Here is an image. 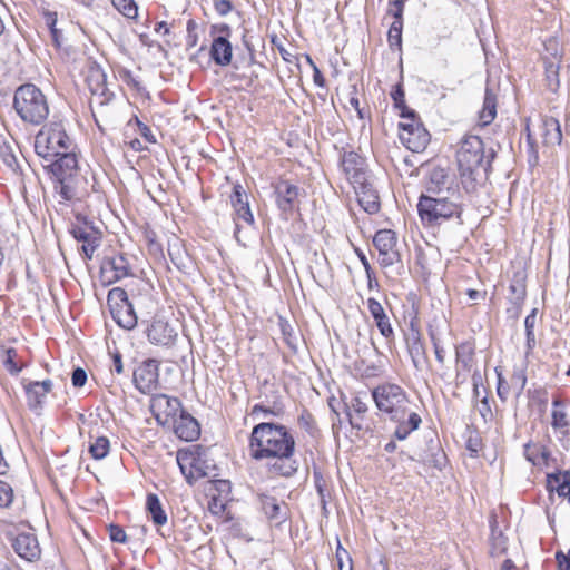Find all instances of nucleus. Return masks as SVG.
<instances>
[{
    "instance_id": "nucleus-38",
    "label": "nucleus",
    "mask_w": 570,
    "mask_h": 570,
    "mask_svg": "<svg viewBox=\"0 0 570 570\" xmlns=\"http://www.w3.org/2000/svg\"><path fill=\"white\" fill-rule=\"evenodd\" d=\"M285 412V405L279 396H274L273 401H267V404H255L252 409L250 415L264 413L265 415L282 416Z\"/></svg>"
},
{
    "instance_id": "nucleus-43",
    "label": "nucleus",
    "mask_w": 570,
    "mask_h": 570,
    "mask_svg": "<svg viewBox=\"0 0 570 570\" xmlns=\"http://www.w3.org/2000/svg\"><path fill=\"white\" fill-rule=\"evenodd\" d=\"M114 7L129 19L138 16V7L134 0H112Z\"/></svg>"
},
{
    "instance_id": "nucleus-45",
    "label": "nucleus",
    "mask_w": 570,
    "mask_h": 570,
    "mask_svg": "<svg viewBox=\"0 0 570 570\" xmlns=\"http://www.w3.org/2000/svg\"><path fill=\"white\" fill-rule=\"evenodd\" d=\"M552 405H553V411H552V426L554 429H561V428H566L568 426V421H567V413L561 410V409H558L559 406L562 405V402L560 400H553L552 402Z\"/></svg>"
},
{
    "instance_id": "nucleus-44",
    "label": "nucleus",
    "mask_w": 570,
    "mask_h": 570,
    "mask_svg": "<svg viewBox=\"0 0 570 570\" xmlns=\"http://www.w3.org/2000/svg\"><path fill=\"white\" fill-rule=\"evenodd\" d=\"M403 21L394 20L387 32V41L391 48H401L402 46Z\"/></svg>"
},
{
    "instance_id": "nucleus-30",
    "label": "nucleus",
    "mask_w": 570,
    "mask_h": 570,
    "mask_svg": "<svg viewBox=\"0 0 570 570\" xmlns=\"http://www.w3.org/2000/svg\"><path fill=\"white\" fill-rule=\"evenodd\" d=\"M524 456L534 466H538V468L550 466L551 453L542 444L527 443L524 445Z\"/></svg>"
},
{
    "instance_id": "nucleus-19",
    "label": "nucleus",
    "mask_w": 570,
    "mask_h": 570,
    "mask_svg": "<svg viewBox=\"0 0 570 570\" xmlns=\"http://www.w3.org/2000/svg\"><path fill=\"white\" fill-rule=\"evenodd\" d=\"M88 86L91 91L92 98L90 105L106 106L114 97L106 86V75L101 69L91 70L88 78Z\"/></svg>"
},
{
    "instance_id": "nucleus-39",
    "label": "nucleus",
    "mask_w": 570,
    "mask_h": 570,
    "mask_svg": "<svg viewBox=\"0 0 570 570\" xmlns=\"http://www.w3.org/2000/svg\"><path fill=\"white\" fill-rule=\"evenodd\" d=\"M0 158L8 168L13 173H17L19 169V163L11 142L4 136H0Z\"/></svg>"
},
{
    "instance_id": "nucleus-29",
    "label": "nucleus",
    "mask_w": 570,
    "mask_h": 570,
    "mask_svg": "<svg viewBox=\"0 0 570 570\" xmlns=\"http://www.w3.org/2000/svg\"><path fill=\"white\" fill-rule=\"evenodd\" d=\"M547 490L557 492L559 497L569 498L570 495V471L554 472L547 474Z\"/></svg>"
},
{
    "instance_id": "nucleus-62",
    "label": "nucleus",
    "mask_w": 570,
    "mask_h": 570,
    "mask_svg": "<svg viewBox=\"0 0 570 570\" xmlns=\"http://www.w3.org/2000/svg\"><path fill=\"white\" fill-rule=\"evenodd\" d=\"M511 384L518 389V393L520 394L527 384L525 373L523 371L514 372L511 377Z\"/></svg>"
},
{
    "instance_id": "nucleus-34",
    "label": "nucleus",
    "mask_w": 570,
    "mask_h": 570,
    "mask_svg": "<svg viewBox=\"0 0 570 570\" xmlns=\"http://www.w3.org/2000/svg\"><path fill=\"white\" fill-rule=\"evenodd\" d=\"M114 320L119 326L131 330L137 325V315L134 309V305L130 303L119 305V307L112 312Z\"/></svg>"
},
{
    "instance_id": "nucleus-11",
    "label": "nucleus",
    "mask_w": 570,
    "mask_h": 570,
    "mask_svg": "<svg viewBox=\"0 0 570 570\" xmlns=\"http://www.w3.org/2000/svg\"><path fill=\"white\" fill-rule=\"evenodd\" d=\"M13 551L28 562H36L41 558V549L38 538L32 532H19L9 534Z\"/></svg>"
},
{
    "instance_id": "nucleus-15",
    "label": "nucleus",
    "mask_w": 570,
    "mask_h": 570,
    "mask_svg": "<svg viewBox=\"0 0 570 570\" xmlns=\"http://www.w3.org/2000/svg\"><path fill=\"white\" fill-rule=\"evenodd\" d=\"M400 138L404 146L413 153L423 151L430 142V134L421 125L401 124Z\"/></svg>"
},
{
    "instance_id": "nucleus-41",
    "label": "nucleus",
    "mask_w": 570,
    "mask_h": 570,
    "mask_svg": "<svg viewBox=\"0 0 570 570\" xmlns=\"http://www.w3.org/2000/svg\"><path fill=\"white\" fill-rule=\"evenodd\" d=\"M537 313L538 309L533 308L529 315H527L524 320V327H525V345L527 350L531 351L535 346V335H534V327L537 323Z\"/></svg>"
},
{
    "instance_id": "nucleus-8",
    "label": "nucleus",
    "mask_w": 570,
    "mask_h": 570,
    "mask_svg": "<svg viewBox=\"0 0 570 570\" xmlns=\"http://www.w3.org/2000/svg\"><path fill=\"white\" fill-rule=\"evenodd\" d=\"M424 195L460 196L459 185L445 168L433 167L429 170L425 181Z\"/></svg>"
},
{
    "instance_id": "nucleus-48",
    "label": "nucleus",
    "mask_w": 570,
    "mask_h": 570,
    "mask_svg": "<svg viewBox=\"0 0 570 570\" xmlns=\"http://www.w3.org/2000/svg\"><path fill=\"white\" fill-rule=\"evenodd\" d=\"M391 97L394 101L395 108L402 110L401 116L405 117L406 116V114H405V109H406L405 94H404V90L401 85L395 86V88L391 92Z\"/></svg>"
},
{
    "instance_id": "nucleus-20",
    "label": "nucleus",
    "mask_w": 570,
    "mask_h": 570,
    "mask_svg": "<svg viewBox=\"0 0 570 570\" xmlns=\"http://www.w3.org/2000/svg\"><path fill=\"white\" fill-rule=\"evenodd\" d=\"M170 424H173L175 434L180 440L190 442L196 440L200 434L199 423L185 410L176 416Z\"/></svg>"
},
{
    "instance_id": "nucleus-17",
    "label": "nucleus",
    "mask_w": 570,
    "mask_h": 570,
    "mask_svg": "<svg viewBox=\"0 0 570 570\" xmlns=\"http://www.w3.org/2000/svg\"><path fill=\"white\" fill-rule=\"evenodd\" d=\"M258 501L266 518L275 525H281L288 520L289 509L284 501H278L275 497L265 493L258 494Z\"/></svg>"
},
{
    "instance_id": "nucleus-63",
    "label": "nucleus",
    "mask_w": 570,
    "mask_h": 570,
    "mask_svg": "<svg viewBox=\"0 0 570 570\" xmlns=\"http://www.w3.org/2000/svg\"><path fill=\"white\" fill-rule=\"evenodd\" d=\"M492 540L493 543L491 554L502 553L505 550V540L502 533L500 532L498 535H495L494 532H492Z\"/></svg>"
},
{
    "instance_id": "nucleus-6",
    "label": "nucleus",
    "mask_w": 570,
    "mask_h": 570,
    "mask_svg": "<svg viewBox=\"0 0 570 570\" xmlns=\"http://www.w3.org/2000/svg\"><path fill=\"white\" fill-rule=\"evenodd\" d=\"M372 397L376 407L389 415L390 420L404 419L410 411V399L404 389L397 384L384 383L377 385L372 391Z\"/></svg>"
},
{
    "instance_id": "nucleus-56",
    "label": "nucleus",
    "mask_w": 570,
    "mask_h": 570,
    "mask_svg": "<svg viewBox=\"0 0 570 570\" xmlns=\"http://www.w3.org/2000/svg\"><path fill=\"white\" fill-rule=\"evenodd\" d=\"M279 327H281V331H282V334H283V337L285 340V342L287 343L288 346L293 347L294 346V334H293V328L291 326V324L284 320V318H279Z\"/></svg>"
},
{
    "instance_id": "nucleus-16",
    "label": "nucleus",
    "mask_w": 570,
    "mask_h": 570,
    "mask_svg": "<svg viewBox=\"0 0 570 570\" xmlns=\"http://www.w3.org/2000/svg\"><path fill=\"white\" fill-rule=\"evenodd\" d=\"M70 233L77 242L82 244L81 252L83 256L91 259L101 244V232L89 226H75Z\"/></svg>"
},
{
    "instance_id": "nucleus-33",
    "label": "nucleus",
    "mask_w": 570,
    "mask_h": 570,
    "mask_svg": "<svg viewBox=\"0 0 570 570\" xmlns=\"http://www.w3.org/2000/svg\"><path fill=\"white\" fill-rule=\"evenodd\" d=\"M497 116V95L492 89L485 88L483 106L479 114V119L482 126L491 124Z\"/></svg>"
},
{
    "instance_id": "nucleus-27",
    "label": "nucleus",
    "mask_w": 570,
    "mask_h": 570,
    "mask_svg": "<svg viewBox=\"0 0 570 570\" xmlns=\"http://www.w3.org/2000/svg\"><path fill=\"white\" fill-rule=\"evenodd\" d=\"M539 135L547 146L560 145L562 132L559 121L553 117H544L539 125Z\"/></svg>"
},
{
    "instance_id": "nucleus-25",
    "label": "nucleus",
    "mask_w": 570,
    "mask_h": 570,
    "mask_svg": "<svg viewBox=\"0 0 570 570\" xmlns=\"http://www.w3.org/2000/svg\"><path fill=\"white\" fill-rule=\"evenodd\" d=\"M367 308L381 335L387 340L392 338L394 336V331L391 325L390 317L385 313L382 304L375 298L370 297L367 299Z\"/></svg>"
},
{
    "instance_id": "nucleus-10",
    "label": "nucleus",
    "mask_w": 570,
    "mask_h": 570,
    "mask_svg": "<svg viewBox=\"0 0 570 570\" xmlns=\"http://www.w3.org/2000/svg\"><path fill=\"white\" fill-rule=\"evenodd\" d=\"M129 275L130 264L122 253L102 258L100 264V279L104 284L110 285Z\"/></svg>"
},
{
    "instance_id": "nucleus-13",
    "label": "nucleus",
    "mask_w": 570,
    "mask_h": 570,
    "mask_svg": "<svg viewBox=\"0 0 570 570\" xmlns=\"http://www.w3.org/2000/svg\"><path fill=\"white\" fill-rule=\"evenodd\" d=\"M151 411L160 425H168L184 409L179 399L161 394L153 399Z\"/></svg>"
},
{
    "instance_id": "nucleus-2",
    "label": "nucleus",
    "mask_w": 570,
    "mask_h": 570,
    "mask_svg": "<svg viewBox=\"0 0 570 570\" xmlns=\"http://www.w3.org/2000/svg\"><path fill=\"white\" fill-rule=\"evenodd\" d=\"M497 153L493 148L485 149L483 140L475 135H465L458 145L455 153L458 169L463 187L474 189L476 184L485 180Z\"/></svg>"
},
{
    "instance_id": "nucleus-1",
    "label": "nucleus",
    "mask_w": 570,
    "mask_h": 570,
    "mask_svg": "<svg viewBox=\"0 0 570 570\" xmlns=\"http://www.w3.org/2000/svg\"><path fill=\"white\" fill-rule=\"evenodd\" d=\"M248 451L253 460L264 462L272 475L288 478L298 469L294 458L295 439L285 425L273 422L256 424L249 435Z\"/></svg>"
},
{
    "instance_id": "nucleus-36",
    "label": "nucleus",
    "mask_w": 570,
    "mask_h": 570,
    "mask_svg": "<svg viewBox=\"0 0 570 570\" xmlns=\"http://www.w3.org/2000/svg\"><path fill=\"white\" fill-rule=\"evenodd\" d=\"M456 366L470 372L474 364V348L470 343H461L455 351Z\"/></svg>"
},
{
    "instance_id": "nucleus-58",
    "label": "nucleus",
    "mask_w": 570,
    "mask_h": 570,
    "mask_svg": "<svg viewBox=\"0 0 570 570\" xmlns=\"http://www.w3.org/2000/svg\"><path fill=\"white\" fill-rule=\"evenodd\" d=\"M406 0H392L390 2L389 13H391L394 20L403 21V10Z\"/></svg>"
},
{
    "instance_id": "nucleus-37",
    "label": "nucleus",
    "mask_w": 570,
    "mask_h": 570,
    "mask_svg": "<svg viewBox=\"0 0 570 570\" xmlns=\"http://www.w3.org/2000/svg\"><path fill=\"white\" fill-rule=\"evenodd\" d=\"M24 390L29 409L35 413L40 414L41 410L43 409L47 393L40 389H37V386H33V382H29L27 385H24Z\"/></svg>"
},
{
    "instance_id": "nucleus-46",
    "label": "nucleus",
    "mask_w": 570,
    "mask_h": 570,
    "mask_svg": "<svg viewBox=\"0 0 570 570\" xmlns=\"http://www.w3.org/2000/svg\"><path fill=\"white\" fill-rule=\"evenodd\" d=\"M18 353L14 348L10 347L6 350L4 357H3V364L6 368L13 375H17L19 372H21L22 366H18L16 363V357Z\"/></svg>"
},
{
    "instance_id": "nucleus-22",
    "label": "nucleus",
    "mask_w": 570,
    "mask_h": 570,
    "mask_svg": "<svg viewBox=\"0 0 570 570\" xmlns=\"http://www.w3.org/2000/svg\"><path fill=\"white\" fill-rule=\"evenodd\" d=\"M147 336L149 342L155 345L168 346L174 342L177 333L168 322L154 318L150 326L147 328Z\"/></svg>"
},
{
    "instance_id": "nucleus-26",
    "label": "nucleus",
    "mask_w": 570,
    "mask_h": 570,
    "mask_svg": "<svg viewBox=\"0 0 570 570\" xmlns=\"http://www.w3.org/2000/svg\"><path fill=\"white\" fill-rule=\"evenodd\" d=\"M209 56L220 67L230 65L233 58V46L225 37H215L212 40Z\"/></svg>"
},
{
    "instance_id": "nucleus-57",
    "label": "nucleus",
    "mask_w": 570,
    "mask_h": 570,
    "mask_svg": "<svg viewBox=\"0 0 570 570\" xmlns=\"http://www.w3.org/2000/svg\"><path fill=\"white\" fill-rule=\"evenodd\" d=\"M298 425L307 433H313L315 428L313 415L308 411H303L298 416Z\"/></svg>"
},
{
    "instance_id": "nucleus-55",
    "label": "nucleus",
    "mask_w": 570,
    "mask_h": 570,
    "mask_svg": "<svg viewBox=\"0 0 570 570\" xmlns=\"http://www.w3.org/2000/svg\"><path fill=\"white\" fill-rule=\"evenodd\" d=\"M351 407H352L353 412L357 415V417L360 420L367 412V404L361 397V395H355L354 397H352V400H351Z\"/></svg>"
},
{
    "instance_id": "nucleus-61",
    "label": "nucleus",
    "mask_w": 570,
    "mask_h": 570,
    "mask_svg": "<svg viewBox=\"0 0 570 570\" xmlns=\"http://www.w3.org/2000/svg\"><path fill=\"white\" fill-rule=\"evenodd\" d=\"M71 382L75 387H82L87 382V373L83 368L77 367L71 375Z\"/></svg>"
},
{
    "instance_id": "nucleus-60",
    "label": "nucleus",
    "mask_w": 570,
    "mask_h": 570,
    "mask_svg": "<svg viewBox=\"0 0 570 570\" xmlns=\"http://www.w3.org/2000/svg\"><path fill=\"white\" fill-rule=\"evenodd\" d=\"M524 302H515V301H509V306L507 307V316L510 320L517 321L521 313H522V306Z\"/></svg>"
},
{
    "instance_id": "nucleus-32",
    "label": "nucleus",
    "mask_w": 570,
    "mask_h": 570,
    "mask_svg": "<svg viewBox=\"0 0 570 570\" xmlns=\"http://www.w3.org/2000/svg\"><path fill=\"white\" fill-rule=\"evenodd\" d=\"M177 463L189 484H193L194 481L203 478L202 473H194V468H196V455L194 453L178 451Z\"/></svg>"
},
{
    "instance_id": "nucleus-28",
    "label": "nucleus",
    "mask_w": 570,
    "mask_h": 570,
    "mask_svg": "<svg viewBox=\"0 0 570 570\" xmlns=\"http://www.w3.org/2000/svg\"><path fill=\"white\" fill-rule=\"evenodd\" d=\"M406 346L414 367L420 370L422 365L426 363L428 357L424 343L419 331L412 330L411 333L406 336Z\"/></svg>"
},
{
    "instance_id": "nucleus-5",
    "label": "nucleus",
    "mask_w": 570,
    "mask_h": 570,
    "mask_svg": "<svg viewBox=\"0 0 570 570\" xmlns=\"http://www.w3.org/2000/svg\"><path fill=\"white\" fill-rule=\"evenodd\" d=\"M72 146L73 140L67 134L66 121L57 115H53L47 124H42L35 137V150L46 160L53 159Z\"/></svg>"
},
{
    "instance_id": "nucleus-9",
    "label": "nucleus",
    "mask_w": 570,
    "mask_h": 570,
    "mask_svg": "<svg viewBox=\"0 0 570 570\" xmlns=\"http://www.w3.org/2000/svg\"><path fill=\"white\" fill-rule=\"evenodd\" d=\"M373 245L379 250V263L383 267L392 266L401 261L395 249L396 235L391 229H381L373 237Z\"/></svg>"
},
{
    "instance_id": "nucleus-50",
    "label": "nucleus",
    "mask_w": 570,
    "mask_h": 570,
    "mask_svg": "<svg viewBox=\"0 0 570 570\" xmlns=\"http://www.w3.org/2000/svg\"><path fill=\"white\" fill-rule=\"evenodd\" d=\"M108 533H109V538L112 542L125 543L127 541V534H126L125 530L117 524H114V523L109 524Z\"/></svg>"
},
{
    "instance_id": "nucleus-47",
    "label": "nucleus",
    "mask_w": 570,
    "mask_h": 570,
    "mask_svg": "<svg viewBox=\"0 0 570 570\" xmlns=\"http://www.w3.org/2000/svg\"><path fill=\"white\" fill-rule=\"evenodd\" d=\"M13 500V490L11 485L0 480V508H8Z\"/></svg>"
},
{
    "instance_id": "nucleus-51",
    "label": "nucleus",
    "mask_w": 570,
    "mask_h": 570,
    "mask_svg": "<svg viewBox=\"0 0 570 570\" xmlns=\"http://www.w3.org/2000/svg\"><path fill=\"white\" fill-rule=\"evenodd\" d=\"M227 500L228 499L217 497L216 494H212L210 500L208 502V509L214 514H222L225 510Z\"/></svg>"
},
{
    "instance_id": "nucleus-53",
    "label": "nucleus",
    "mask_w": 570,
    "mask_h": 570,
    "mask_svg": "<svg viewBox=\"0 0 570 570\" xmlns=\"http://www.w3.org/2000/svg\"><path fill=\"white\" fill-rule=\"evenodd\" d=\"M108 299L115 301L118 306L130 303L127 292L120 287L112 288L108 294Z\"/></svg>"
},
{
    "instance_id": "nucleus-35",
    "label": "nucleus",
    "mask_w": 570,
    "mask_h": 570,
    "mask_svg": "<svg viewBox=\"0 0 570 570\" xmlns=\"http://www.w3.org/2000/svg\"><path fill=\"white\" fill-rule=\"evenodd\" d=\"M146 509L150 514L153 522L160 527L167 523V514L163 509L160 500L157 494L148 493L146 498Z\"/></svg>"
},
{
    "instance_id": "nucleus-3",
    "label": "nucleus",
    "mask_w": 570,
    "mask_h": 570,
    "mask_svg": "<svg viewBox=\"0 0 570 570\" xmlns=\"http://www.w3.org/2000/svg\"><path fill=\"white\" fill-rule=\"evenodd\" d=\"M13 109L24 124L31 126L42 125L49 116L48 99L33 83H24L17 88Z\"/></svg>"
},
{
    "instance_id": "nucleus-54",
    "label": "nucleus",
    "mask_w": 570,
    "mask_h": 570,
    "mask_svg": "<svg viewBox=\"0 0 570 570\" xmlns=\"http://www.w3.org/2000/svg\"><path fill=\"white\" fill-rule=\"evenodd\" d=\"M213 488L217 492V497L228 499L232 490V485L228 480H215L213 481Z\"/></svg>"
},
{
    "instance_id": "nucleus-52",
    "label": "nucleus",
    "mask_w": 570,
    "mask_h": 570,
    "mask_svg": "<svg viewBox=\"0 0 570 570\" xmlns=\"http://www.w3.org/2000/svg\"><path fill=\"white\" fill-rule=\"evenodd\" d=\"M209 35L213 39H215V37H225L226 39H229L232 36V28L227 23L212 24Z\"/></svg>"
},
{
    "instance_id": "nucleus-14",
    "label": "nucleus",
    "mask_w": 570,
    "mask_h": 570,
    "mask_svg": "<svg viewBox=\"0 0 570 570\" xmlns=\"http://www.w3.org/2000/svg\"><path fill=\"white\" fill-rule=\"evenodd\" d=\"M48 166L52 174L55 183L66 179L67 176L75 175L82 170L79 166L77 155L71 149L62 151L60 155L50 160Z\"/></svg>"
},
{
    "instance_id": "nucleus-12",
    "label": "nucleus",
    "mask_w": 570,
    "mask_h": 570,
    "mask_svg": "<svg viewBox=\"0 0 570 570\" xmlns=\"http://www.w3.org/2000/svg\"><path fill=\"white\" fill-rule=\"evenodd\" d=\"M159 364L156 360L142 362L134 372V382L141 393H151L159 386Z\"/></svg>"
},
{
    "instance_id": "nucleus-49",
    "label": "nucleus",
    "mask_w": 570,
    "mask_h": 570,
    "mask_svg": "<svg viewBox=\"0 0 570 570\" xmlns=\"http://www.w3.org/2000/svg\"><path fill=\"white\" fill-rule=\"evenodd\" d=\"M430 338L434 348L435 358L441 365H443L445 362V350L441 345V341L438 335L432 331L430 332Z\"/></svg>"
},
{
    "instance_id": "nucleus-4",
    "label": "nucleus",
    "mask_w": 570,
    "mask_h": 570,
    "mask_svg": "<svg viewBox=\"0 0 570 570\" xmlns=\"http://www.w3.org/2000/svg\"><path fill=\"white\" fill-rule=\"evenodd\" d=\"M462 212L461 196L421 195L419 198L417 213L428 227L439 226L451 218L461 220Z\"/></svg>"
},
{
    "instance_id": "nucleus-31",
    "label": "nucleus",
    "mask_w": 570,
    "mask_h": 570,
    "mask_svg": "<svg viewBox=\"0 0 570 570\" xmlns=\"http://www.w3.org/2000/svg\"><path fill=\"white\" fill-rule=\"evenodd\" d=\"M406 416L407 419L394 420L397 422L394 438L400 441L405 440L413 431L417 430L422 423V419L416 412L409 411Z\"/></svg>"
},
{
    "instance_id": "nucleus-59",
    "label": "nucleus",
    "mask_w": 570,
    "mask_h": 570,
    "mask_svg": "<svg viewBox=\"0 0 570 570\" xmlns=\"http://www.w3.org/2000/svg\"><path fill=\"white\" fill-rule=\"evenodd\" d=\"M214 8L222 17L227 16L234 10L232 0H214Z\"/></svg>"
},
{
    "instance_id": "nucleus-64",
    "label": "nucleus",
    "mask_w": 570,
    "mask_h": 570,
    "mask_svg": "<svg viewBox=\"0 0 570 570\" xmlns=\"http://www.w3.org/2000/svg\"><path fill=\"white\" fill-rule=\"evenodd\" d=\"M556 560L558 562V570H570V549L567 553L558 551L556 553Z\"/></svg>"
},
{
    "instance_id": "nucleus-7",
    "label": "nucleus",
    "mask_w": 570,
    "mask_h": 570,
    "mask_svg": "<svg viewBox=\"0 0 570 570\" xmlns=\"http://www.w3.org/2000/svg\"><path fill=\"white\" fill-rule=\"evenodd\" d=\"M55 190L61 199L70 203L82 202L96 191V178L89 170H80L66 179L55 183Z\"/></svg>"
},
{
    "instance_id": "nucleus-42",
    "label": "nucleus",
    "mask_w": 570,
    "mask_h": 570,
    "mask_svg": "<svg viewBox=\"0 0 570 570\" xmlns=\"http://www.w3.org/2000/svg\"><path fill=\"white\" fill-rule=\"evenodd\" d=\"M509 301L524 302L527 296V286L524 279H513L509 286Z\"/></svg>"
},
{
    "instance_id": "nucleus-21",
    "label": "nucleus",
    "mask_w": 570,
    "mask_h": 570,
    "mask_svg": "<svg viewBox=\"0 0 570 570\" xmlns=\"http://www.w3.org/2000/svg\"><path fill=\"white\" fill-rule=\"evenodd\" d=\"M301 189L287 180L279 181L275 187L276 204L278 208L287 214L296 206Z\"/></svg>"
},
{
    "instance_id": "nucleus-23",
    "label": "nucleus",
    "mask_w": 570,
    "mask_h": 570,
    "mask_svg": "<svg viewBox=\"0 0 570 570\" xmlns=\"http://www.w3.org/2000/svg\"><path fill=\"white\" fill-rule=\"evenodd\" d=\"M361 207L368 214H376L380 210V200L376 190L366 179L353 185Z\"/></svg>"
},
{
    "instance_id": "nucleus-24",
    "label": "nucleus",
    "mask_w": 570,
    "mask_h": 570,
    "mask_svg": "<svg viewBox=\"0 0 570 570\" xmlns=\"http://www.w3.org/2000/svg\"><path fill=\"white\" fill-rule=\"evenodd\" d=\"M230 204L238 220H243L248 225L254 224V216L250 212L248 196L240 184L234 185L233 193L230 195Z\"/></svg>"
},
{
    "instance_id": "nucleus-18",
    "label": "nucleus",
    "mask_w": 570,
    "mask_h": 570,
    "mask_svg": "<svg viewBox=\"0 0 570 570\" xmlns=\"http://www.w3.org/2000/svg\"><path fill=\"white\" fill-rule=\"evenodd\" d=\"M342 169L352 185L367 178L365 159L357 153L345 151L341 157Z\"/></svg>"
},
{
    "instance_id": "nucleus-40",
    "label": "nucleus",
    "mask_w": 570,
    "mask_h": 570,
    "mask_svg": "<svg viewBox=\"0 0 570 570\" xmlns=\"http://www.w3.org/2000/svg\"><path fill=\"white\" fill-rule=\"evenodd\" d=\"M110 449L109 440L106 436H98L96 440L89 445V453L95 460L105 459Z\"/></svg>"
}]
</instances>
